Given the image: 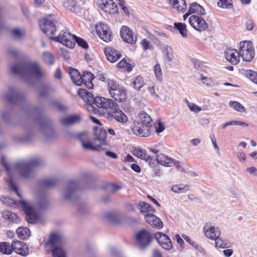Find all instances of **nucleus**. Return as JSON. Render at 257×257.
<instances>
[{"label":"nucleus","instance_id":"1","mask_svg":"<svg viewBox=\"0 0 257 257\" xmlns=\"http://www.w3.org/2000/svg\"><path fill=\"white\" fill-rule=\"evenodd\" d=\"M0 163L9 174L10 178L8 181V184L10 188L15 192L20 198L19 203L26 214V220L30 223H34L38 219V214L35 212L33 207L29 203L22 198L18 187L13 181L12 176L13 171H15L22 178H31L33 176L35 169L43 165V160L40 158H37L30 161L21 160L17 162L13 167H10L7 163L6 158L2 156Z\"/></svg>","mask_w":257,"mask_h":257},{"label":"nucleus","instance_id":"2","mask_svg":"<svg viewBox=\"0 0 257 257\" xmlns=\"http://www.w3.org/2000/svg\"><path fill=\"white\" fill-rule=\"evenodd\" d=\"M13 73L29 82L33 78H45L48 74L46 70L36 61L17 62L11 66Z\"/></svg>","mask_w":257,"mask_h":257},{"label":"nucleus","instance_id":"3","mask_svg":"<svg viewBox=\"0 0 257 257\" xmlns=\"http://www.w3.org/2000/svg\"><path fill=\"white\" fill-rule=\"evenodd\" d=\"M152 118L145 112L140 114L137 120L134 122L132 127L133 133L140 137H148L150 136L152 130Z\"/></svg>","mask_w":257,"mask_h":257},{"label":"nucleus","instance_id":"4","mask_svg":"<svg viewBox=\"0 0 257 257\" xmlns=\"http://www.w3.org/2000/svg\"><path fill=\"white\" fill-rule=\"evenodd\" d=\"M64 237L59 233L54 232L51 234L46 244L51 246L53 257H66L67 253L62 246L65 243Z\"/></svg>","mask_w":257,"mask_h":257},{"label":"nucleus","instance_id":"5","mask_svg":"<svg viewBox=\"0 0 257 257\" xmlns=\"http://www.w3.org/2000/svg\"><path fill=\"white\" fill-rule=\"evenodd\" d=\"M106 81L110 96L118 102H124L126 99V91L125 88L113 79L108 78Z\"/></svg>","mask_w":257,"mask_h":257},{"label":"nucleus","instance_id":"6","mask_svg":"<svg viewBox=\"0 0 257 257\" xmlns=\"http://www.w3.org/2000/svg\"><path fill=\"white\" fill-rule=\"evenodd\" d=\"M239 54L244 61H251L255 55L252 43L248 41L241 42L239 43Z\"/></svg>","mask_w":257,"mask_h":257},{"label":"nucleus","instance_id":"7","mask_svg":"<svg viewBox=\"0 0 257 257\" xmlns=\"http://www.w3.org/2000/svg\"><path fill=\"white\" fill-rule=\"evenodd\" d=\"M11 104H17L20 101L25 100V95L18 89L12 86L8 88L2 96Z\"/></svg>","mask_w":257,"mask_h":257},{"label":"nucleus","instance_id":"8","mask_svg":"<svg viewBox=\"0 0 257 257\" xmlns=\"http://www.w3.org/2000/svg\"><path fill=\"white\" fill-rule=\"evenodd\" d=\"M79 190V184L78 182L72 181L66 185L62 194L65 199L73 201L77 198V193Z\"/></svg>","mask_w":257,"mask_h":257},{"label":"nucleus","instance_id":"9","mask_svg":"<svg viewBox=\"0 0 257 257\" xmlns=\"http://www.w3.org/2000/svg\"><path fill=\"white\" fill-rule=\"evenodd\" d=\"M95 135V145L98 148L97 151L106 149L108 145L106 141V132L102 127H95L94 130Z\"/></svg>","mask_w":257,"mask_h":257},{"label":"nucleus","instance_id":"10","mask_svg":"<svg viewBox=\"0 0 257 257\" xmlns=\"http://www.w3.org/2000/svg\"><path fill=\"white\" fill-rule=\"evenodd\" d=\"M98 108L105 110L108 113L117 106V104L111 99L105 98L102 97H95V105Z\"/></svg>","mask_w":257,"mask_h":257},{"label":"nucleus","instance_id":"11","mask_svg":"<svg viewBox=\"0 0 257 257\" xmlns=\"http://www.w3.org/2000/svg\"><path fill=\"white\" fill-rule=\"evenodd\" d=\"M53 39L68 48H72L75 46V36L71 34L67 30L61 31L58 37Z\"/></svg>","mask_w":257,"mask_h":257},{"label":"nucleus","instance_id":"12","mask_svg":"<svg viewBox=\"0 0 257 257\" xmlns=\"http://www.w3.org/2000/svg\"><path fill=\"white\" fill-rule=\"evenodd\" d=\"M136 240L137 246L141 249H144L150 244L152 236L148 230L143 229L137 233Z\"/></svg>","mask_w":257,"mask_h":257},{"label":"nucleus","instance_id":"13","mask_svg":"<svg viewBox=\"0 0 257 257\" xmlns=\"http://www.w3.org/2000/svg\"><path fill=\"white\" fill-rule=\"evenodd\" d=\"M78 94L82 98L83 101L87 104V108L89 111L96 112L97 109L95 108V98L92 94L88 92L86 89H80L78 91Z\"/></svg>","mask_w":257,"mask_h":257},{"label":"nucleus","instance_id":"14","mask_svg":"<svg viewBox=\"0 0 257 257\" xmlns=\"http://www.w3.org/2000/svg\"><path fill=\"white\" fill-rule=\"evenodd\" d=\"M97 4L105 13L114 14L118 12L116 4L112 0H97Z\"/></svg>","mask_w":257,"mask_h":257},{"label":"nucleus","instance_id":"15","mask_svg":"<svg viewBox=\"0 0 257 257\" xmlns=\"http://www.w3.org/2000/svg\"><path fill=\"white\" fill-rule=\"evenodd\" d=\"M189 22L192 27L200 32L205 31L208 28L206 21L199 16H191L189 19Z\"/></svg>","mask_w":257,"mask_h":257},{"label":"nucleus","instance_id":"16","mask_svg":"<svg viewBox=\"0 0 257 257\" xmlns=\"http://www.w3.org/2000/svg\"><path fill=\"white\" fill-rule=\"evenodd\" d=\"M55 22L50 16L46 18L43 22H40V26L44 33L53 35L56 31Z\"/></svg>","mask_w":257,"mask_h":257},{"label":"nucleus","instance_id":"17","mask_svg":"<svg viewBox=\"0 0 257 257\" xmlns=\"http://www.w3.org/2000/svg\"><path fill=\"white\" fill-rule=\"evenodd\" d=\"M95 28L98 35L102 40L106 42L111 41V33L106 25L99 23L96 25Z\"/></svg>","mask_w":257,"mask_h":257},{"label":"nucleus","instance_id":"18","mask_svg":"<svg viewBox=\"0 0 257 257\" xmlns=\"http://www.w3.org/2000/svg\"><path fill=\"white\" fill-rule=\"evenodd\" d=\"M155 237L157 240L159 245L165 250H170L173 245L170 238L165 234L160 232L155 233Z\"/></svg>","mask_w":257,"mask_h":257},{"label":"nucleus","instance_id":"19","mask_svg":"<svg viewBox=\"0 0 257 257\" xmlns=\"http://www.w3.org/2000/svg\"><path fill=\"white\" fill-rule=\"evenodd\" d=\"M205 236L210 239L214 240L220 235V229L211 223H206L204 226Z\"/></svg>","mask_w":257,"mask_h":257},{"label":"nucleus","instance_id":"20","mask_svg":"<svg viewBox=\"0 0 257 257\" xmlns=\"http://www.w3.org/2000/svg\"><path fill=\"white\" fill-rule=\"evenodd\" d=\"M38 122L40 126L41 132L44 134L47 139L53 135V130L50 123L46 119L41 118L38 119Z\"/></svg>","mask_w":257,"mask_h":257},{"label":"nucleus","instance_id":"21","mask_svg":"<svg viewBox=\"0 0 257 257\" xmlns=\"http://www.w3.org/2000/svg\"><path fill=\"white\" fill-rule=\"evenodd\" d=\"M79 140L85 150H97L98 148L95 146V144L93 145L90 141V135L87 132H83L79 134Z\"/></svg>","mask_w":257,"mask_h":257},{"label":"nucleus","instance_id":"22","mask_svg":"<svg viewBox=\"0 0 257 257\" xmlns=\"http://www.w3.org/2000/svg\"><path fill=\"white\" fill-rule=\"evenodd\" d=\"M133 155L138 158L146 161L149 166L151 167H154L156 166V162L153 157L148 155L145 150L139 149H136L133 151Z\"/></svg>","mask_w":257,"mask_h":257},{"label":"nucleus","instance_id":"23","mask_svg":"<svg viewBox=\"0 0 257 257\" xmlns=\"http://www.w3.org/2000/svg\"><path fill=\"white\" fill-rule=\"evenodd\" d=\"M120 35L123 40L128 43L133 44L136 41L137 38L134 34L126 26L121 27Z\"/></svg>","mask_w":257,"mask_h":257},{"label":"nucleus","instance_id":"24","mask_svg":"<svg viewBox=\"0 0 257 257\" xmlns=\"http://www.w3.org/2000/svg\"><path fill=\"white\" fill-rule=\"evenodd\" d=\"M14 251L17 253L25 256L28 253V247L21 241H14L12 243V251Z\"/></svg>","mask_w":257,"mask_h":257},{"label":"nucleus","instance_id":"25","mask_svg":"<svg viewBox=\"0 0 257 257\" xmlns=\"http://www.w3.org/2000/svg\"><path fill=\"white\" fill-rule=\"evenodd\" d=\"M226 59L233 65H236L239 62L240 57L239 51L234 49H229L225 52Z\"/></svg>","mask_w":257,"mask_h":257},{"label":"nucleus","instance_id":"26","mask_svg":"<svg viewBox=\"0 0 257 257\" xmlns=\"http://www.w3.org/2000/svg\"><path fill=\"white\" fill-rule=\"evenodd\" d=\"M82 117L80 114H74L64 117L61 119V122L64 125H73L80 122Z\"/></svg>","mask_w":257,"mask_h":257},{"label":"nucleus","instance_id":"27","mask_svg":"<svg viewBox=\"0 0 257 257\" xmlns=\"http://www.w3.org/2000/svg\"><path fill=\"white\" fill-rule=\"evenodd\" d=\"M137 207L144 215L145 218L155 212V209L151 205L145 202H141L138 203L137 205Z\"/></svg>","mask_w":257,"mask_h":257},{"label":"nucleus","instance_id":"28","mask_svg":"<svg viewBox=\"0 0 257 257\" xmlns=\"http://www.w3.org/2000/svg\"><path fill=\"white\" fill-rule=\"evenodd\" d=\"M104 52L107 60L111 63L116 62L121 56L119 51L110 47L106 48Z\"/></svg>","mask_w":257,"mask_h":257},{"label":"nucleus","instance_id":"29","mask_svg":"<svg viewBox=\"0 0 257 257\" xmlns=\"http://www.w3.org/2000/svg\"><path fill=\"white\" fill-rule=\"evenodd\" d=\"M191 14L202 15L205 14V10L201 6L197 3H194L190 5L188 12L183 16L184 20H185L188 15Z\"/></svg>","mask_w":257,"mask_h":257},{"label":"nucleus","instance_id":"30","mask_svg":"<svg viewBox=\"0 0 257 257\" xmlns=\"http://www.w3.org/2000/svg\"><path fill=\"white\" fill-rule=\"evenodd\" d=\"M37 204L41 209H46L49 207L50 203L48 196L45 193H40L37 197Z\"/></svg>","mask_w":257,"mask_h":257},{"label":"nucleus","instance_id":"31","mask_svg":"<svg viewBox=\"0 0 257 257\" xmlns=\"http://www.w3.org/2000/svg\"><path fill=\"white\" fill-rule=\"evenodd\" d=\"M152 213L145 218L146 222L153 227L161 229L163 227V223L160 218L157 217Z\"/></svg>","mask_w":257,"mask_h":257},{"label":"nucleus","instance_id":"32","mask_svg":"<svg viewBox=\"0 0 257 257\" xmlns=\"http://www.w3.org/2000/svg\"><path fill=\"white\" fill-rule=\"evenodd\" d=\"M156 161L158 164L165 166L171 167L174 164V160L163 154L158 155Z\"/></svg>","mask_w":257,"mask_h":257},{"label":"nucleus","instance_id":"33","mask_svg":"<svg viewBox=\"0 0 257 257\" xmlns=\"http://www.w3.org/2000/svg\"><path fill=\"white\" fill-rule=\"evenodd\" d=\"M70 77L73 82L76 85L80 86L82 84V77L78 71L74 68H70L69 71Z\"/></svg>","mask_w":257,"mask_h":257},{"label":"nucleus","instance_id":"34","mask_svg":"<svg viewBox=\"0 0 257 257\" xmlns=\"http://www.w3.org/2000/svg\"><path fill=\"white\" fill-rule=\"evenodd\" d=\"M172 7L177 11L184 13L187 8L185 0H168Z\"/></svg>","mask_w":257,"mask_h":257},{"label":"nucleus","instance_id":"35","mask_svg":"<svg viewBox=\"0 0 257 257\" xmlns=\"http://www.w3.org/2000/svg\"><path fill=\"white\" fill-rule=\"evenodd\" d=\"M112 112V117L117 121L125 123L127 121V116L122 110L116 109L115 107Z\"/></svg>","mask_w":257,"mask_h":257},{"label":"nucleus","instance_id":"36","mask_svg":"<svg viewBox=\"0 0 257 257\" xmlns=\"http://www.w3.org/2000/svg\"><path fill=\"white\" fill-rule=\"evenodd\" d=\"M63 6L66 9L71 12L79 13L80 11L79 6L75 0H65Z\"/></svg>","mask_w":257,"mask_h":257},{"label":"nucleus","instance_id":"37","mask_svg":"<svg viewBox=\"0 0 257 257\" xmlns=\"http://www.w3.org/2000/svg\"><path fill=\"white\" fill-rule=\"evenodd\" d=\"M4 218L9 222L18 223L20 222V218L16 213L11 211L6 210L3 212Z\"/></svg>","mask_w":257,"mask_h":257},{"label":"nucleus","instance_id":"38","mask_svg":"<svg viewBox=\"0 0 257 257\" xmlns=\"http://www.w3.org/2000/svg\"><path fill=\"white\" fill-rule=\"evenodd\" d=\"M42 61L47 65H53L55 63V57L50 52L45 51L42 55Z\"/></svg>","mask_w":257,"mask_h":257},{"label":"nucleus","instance_id":"39","mask_svg":"<svg viewBox=\"0 0 257 257\" xmlns=\"http://www.w3.org/2000/svg\"><path fill=\"white\" fill-rule=\"evenodd\" d=\"M18 236L22 239H26L30 235V230L27 227H20L17 230Z\"/></svg>","mask_w":257,"mask_h":257},{"label":"nucleus","instance_id":"40","mask_svg":"<svg viewBox=\"0 0 257 257\" xmlns=\"http://www.w3.org/2000/svg\"><path fill=\"white\" fill-rule=\"evenodd\" d=\"M171 190L177 194L184 193L189 190L188 185L183 184L174 185L171 187Z\"/></svg>","mask_w":257,"mask_h":257},{"label":"nucleus","instance_id":"41","mask_svg":"<svg viewBox=\"0 0 257 257\" xmlns=\"http://www.w3.org/2000/svg\"><path fill=\"white\" fill-rule=\"evenodd\" d=\"M57 183L55 179L52 178H47L40 180L39 182V185L40 187H51L54 186Z\"/></svg>","mask_w":257,"mask_h":257},{"label":"nucleus","instance_id":"42","mask_svg":"<svg viewBox=\"0 0 257 257\" xmlns=\"http://www.w3.org/2000/svg\"><path fill=\"white\" fill-rule=\"evenodd\" d=\"M11 108L10 106H7L0 110V115L4 121H8L10 117Z\"/></svg>","mask_w":257,"mask_h":257},{"label":"nucleus","instance_id":"43","mask_svg":"<svg viewBox=\"0 0 257 257\" xmlns=\"http://www.w3.org/2000/svg\"><path fill=\"white\" fill-rule=\"evenodd\" d=\"M175 27L179 31L180 34L183 38H187V30L185 24L182 23L174 24Z\"/></svg>","mask_w":257,"mask_h":257},{"label":"nucleus","instance_id":"44","mask_svg":"<svg viewBox=\"0 0 257 257\" xmlns=\"http://www.w3.org/2000/svg\"><path fill=\"white\" fill-rule=\"evenodd\" d=\"M82 82H88L89 87L91 88L93 86V84L91 83V81L93 79L94 76L93 75L88 71L84 72L83 75L82 76Z\"/></svg>","mask_w":257,"mask_h":257},{"label":"nucleus","instance_id":"45","mask_svg":"<svg viewBox=\"0 0 257 257\" xmlns=\"http://www.w3.org/2000/svg\"><path fill=\"white\" fill-rule=\"evenodd\" d=\"M0 251L3 253L10 254L12 253V245L7 242L0 243Z\"/></svg>","mask_w":257,"mask_h":257},{"label":"nucleus","instance_id":"46","mask_svg":"<svg viewBox=\"0 0 257 257\" xmlns=\"http://www.w3.org/2000/svg\"><path fill=\"white\" fill-rule=\"evenodd\" d=\"M163 52L166 56V59L168 61H171L173 60V50L171 47L166 46L163 49Z\"/></svg>","mask_w":257,"mask_h":257},{"label":"nucleus","instance_id":"47","mask_svg":"<svg viewBox=\"0 0 257 257\" xmlns=\"http://www.w3.org/2000/svg\"><path fill=\"white\" fill-rule=\"evenodd\" d=\"M217 5L224 9H231L232 7V0H219Z\"/></svg>","mask_w":257,"mask_h":257},{"label":"nucleus","instance_id":"48","mask_svg":"<svg viewBox=\"0 0 257 257\" xmlns=\"http://www.w3.org/2000/svg\"><path fill=\"white\" fill-rule=\"evenodd\" d=\"M185 102L186 103L187 106L188 107L189 109L191 111L195 113H198L200 112L202 109L200 107L197 105L195 103L193 102H190L187 99H185Z\"/></svg>","mask_w":257,"mask_h":257},{"label":"nucleus","instance_id":"49","mask_svg":"<svg viewBox=\"0 0 257 257\" xmlns=\"http://www.w3.org/2000/svg\"><path fill=\"white\" fill-rule=\"evenodd\" d=\"M229 105L238 112H243L245 111L244 107L237 101H231L229 103Z\"/></svg>","mask_w":257,"mask_h":257},{"label":"nucleus","instance_id":"50","mask_svg":"<svg viewBox=\"0 0 257 257\" xmlns=\"http://www.w3.org/2000/svg\"><path fill=\"white\" fill-rule=\"evenodd\" d=\"M117 66L119 68H124L125 70L130 72L132 70L131 65L127 63L126 60L123 59L117 64Z\"/></svg>","mask_w":257,"mask_h":257},{"label":"nucleus","instance_id":"51","mask_svg":"<svg viewBox=\"0 0 257 257\" xmlns=\"http://www.w3.org/2000/svg\"><path fill=\"white\" fill-rule=\"evenodd\" d=\"M245 75L251 81L257 84V73L251 70L245 71Z\"/></svg>","mask_w":257,"mask_h":257},{"label":"nucleus","instance_id":"52","mask_svg":"<svg viewBox=\"0 0 257 257\" xmlns=\"http://www.w3.org/2000/svg\"><path fill=\"white\" fill-rule=\"evenodd\" d=\"M215 240V246L217 247L226 248L228 246V242L223 239L222 238L218 237Z\"/></svg>","mask_w":257,"mask_h":257},{"label":"nucleus","instance_id":"53","mask_svg":"<svg viewBox=\"0 0 257 257\" xmlns=\"http://www.w3.org/2000/svg\"><path fill=\"white\" fill-rule=\"evenodd\" d=\"M134 87L138 90H140L144 85V82L142 77L137 76L133 82Z\"/></svg>","mask_w":257,"mask_h":257},{"label":"nucleus","instance_id":"54","mask_svg":"<svg viewBox=\"0 0 257 257\" xmlns=\"http://www.w3.org/2000/svg\"><path fill=\"white\" fill-rule=\"evenodd\" d=\"M12 35L16 39H21L25 35V31L23 29L15 28L12 31Z\"/></svg>","mask_w":257,"mask_h":257},{"label":"nucleus","instance_id":"55","mask_svg":"<svg viewBox=\"0 0 257 257\" xmlns=\"http://www.w3.org/2000/svg\"><path fill=\"white\" fill-rule=\"evenodd\" d=\"M7 53L9 56L16 58L19 57L21 53L19 50L14 47H11L7 49Z\"/></svg>","mask_w":257,"mask_h":257},{"label":"nucleus","instance_id":"56","mask_svg":"<svg viewBox=\"0 0 257 257\" xmlns=\"http://www.w3.org/2000/svg\"><path fill=\"white\" fill-rule=\"evenodd\" d=\"M200 80L203 84L207 86H212L214 85V82L210 78L205 77L202 74L200 75Z\"/></svg>","mask_w":257,"mask_h":257},{"label":"nucleus","instance_id":"57","mask_svg":"<svg viewBox=\"0 0 257 257\" xmlns=\"http://www.w3.org/2000/svg\"><path fill=\"white\" fill-rule=\"evenodd\" d=\"M75 38L76 39H75V43L77 42L79 46L84 49H87L88 48V45L87 42L85 41L83 39L76 37V36Z\"/></svg>","mask_w":257,"mask_h":257},{"label":"nucleus","instance_id":"58","mask_svg":"<svg viewBox=\"0 0 257 257\" xmlns=\"http://www.w3.org/2000/svg\"><path fill=\"white\" fill-rule=\"evenodd\" d=\"M154 72L157 78L159 80L161 79L162 76V70L159 64L154 66Z\"/></svg>","mask_w":257,"mask_h":257},{"label":"nucleus","instance_id":"59","mask_svg":"<svg viewBox=\"0 0 257 257\" xmlns=\"http://www.w3.org/2000/svg\"><path fill=\"white\" fill-rule=\"evenodd\" d=\"M154 128L158 134L162 132L165 129L164 125L160 121L154 123Z\"/></svg>","mask_w":257,"mask_h":257},{"label":"nucleus","instance_id":"60","mask_svg":"<svg viewBox=\"0 0 257 257\" xmlns=\"http://www.w3.org/2000/svg\"><path fill=\"white\" fill-rule=\"evenodd\" d=\"M229 125H241L243 126L244 127H247L248 126V124L247 123H246L245 122L243 121H239L237 120H232L228 121Z\"/></svg>","mask_w":257,"mask_h":257},{"label":"nucleus","instance_id":"61","mask_svg":"<svg viewBox=\"0 0 257 257\" xmlns=\"http://www.w3.org/2000/svg\"><path fill=\"white\" fill-rule=\"evenodd\" d=\"M120 189V187L115 184H110L107 187L109 191L112 193H114Z\"/></svg>","mask_w":257,"mask_h":257},{"label":"nucleus","instance_id":"62","mask_svg":"<svg viewBox=\"0 0 257 257\" xmlns=\"http://www.w3.org/2000/svg\"><path fill=\"white\" fill-rule=\"evenodd\" d=\"M147 89L152 96L156 97H159V95L155 92V88L154 86H148Z\"/></svg>","mask_w":257,"mask_h":257},{"label":"nucleus","instance_id":"63","mask_svg":"<svg viewBox=\"0 0 257 257\" xmlns=\"http://www.w3.org/2000/svg\"><path fill=\"white\" fill-rule=\"evenodd\" d=\"M141 45L143 48L144 50H146L149 48L150 43L146 39H143L141 42Z\"/></svg>","mask_w":257,"mask_h":257},{"label":"nucleus","instance_id":"64","mask_svg":"<svg viewBox=\"0 0 257 257\" xmlns=\"http://www.w3.org/2000/svg\"><path fill=\"white\" fill-rule=\"evenodd\" d=\"M210 138H211L212 143L213 145L214 149L216 150V152L217 155L218 156H220V149H219V147L217 146L215 140H213V139L212 138V136H210Z\"/></svg>","mask_w":257,"mask_h":257}]
</instances>
